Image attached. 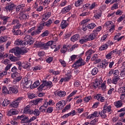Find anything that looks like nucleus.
Here are the masks:
<instances>
[{
  "label": "nucleus",
  "mask_w": 125,
  "mask_h": 125,
  "mask_svg": "<svg viewBox=\"0 0 125 125\" xmlns=\"http://www.w3.org/2000/svg\"><path fill=\"white\" fill-rule=\"evenodd\" d=\"M104 27L109 30L110 33H114L115 30V24L112 21H108L105 22Z\"/></svg>",
  "instance_id": "obj_1"
},
{
  "label": "nucleus",
  "mask_w": 125,
  "mask_h": 125,
  "mask_svg": "<svg viewBox=\"0 0 125 125\" xmlns=\"http://www.w3.org/2000/svg\"><path fill=\"white\" fill-rule=\"evenodd\" d=\"M23 100H24V97H20L18 98L15 100V101L11 103V107H12L13 108H17L19 106V103H21Z\"/></svg>",
  "instance_id": "obj_2"
},
{
  "label": "nucleus",
  "mask_w": 125,
  "mask_h": 125,
  "mask_svg": "<svg viewBox=\"0 0 125 125\" xmlns=\"http://www.w3.org/2000/svg\"><path fill=\"white\" fill-rule=\"evenodd\" d=\"M86 62L82 58H80L72 66L73 68L79 67L82 66H84Z\"/></svg>",
  "instance_id": "obj_3"
},
{
  "label": "nucleus",
  "mask_w": 125,
  "mask_h": 125,
  "mask_svg": "<svg viewBox=\"0 0 125 125\" xmlns=\"http://www.w3.org/2000/svg\"><path fill=\"white\" fill-rule=\"evenodd\" d=\"M32 84V81L31 80H28L27 78H24L22 79V82L21 83V85L23 87H29L30 85Z\"/></svg>",
  "instance_id": "obj_4"
},
{
  "label": "nucleus",
  "mask_w": 125,
  "mask_h": 125,
  "mask_svg": "<svg viewBox=\"0 0 125 125\" xmlns=\"http://www.w3.org/2000/svg\"><path fill=\"white\" fill-rule=\"evenodd\" d=\"M33 38L30 35H26L24 38V41L23 42H24V45H27V44H28L29 45H31V44H33L34 43V41L32 40Z\"/></svg>",
  "instance_id": "obj_5"
},
{
  "label": "nucleus",
  "mask_w": 125,
  "mask_h": 125,
  "mask_svg": "<svg viewBox=\"0 0 125 125\" xmlns=\"http://www.w3.org/2000/svg\"><path fill=\"white\" fill-rule=\"evenodd\" d=\"M111 75H113L114 77H119L120 75V71L115 68L111 69L108 72V76L110 77Z\"/></svg>",
  "instance_id": "obj_6"
},
{
  "label": "nucleus",
  "mask_w": 125,
  "mask_h": 125,
  "mask_svg": "<svg viewBox=\"0 0 125 125\" xmlns=\"http://www.w3.org/2000/svg\"><path fill=\"white\" fill-rule=\"evenodd\" d=\"M43 29V26H42V24H41L38 27L36 30H34L31 33V35L36 36V35H39V34H41V33H42V31Z\"/></svg>",
  "instance_id": "obj_7"
},
{
  "label": "nucleus",
  "mask_w": 125,
  "mask_h": 125,
  "mask_svg": "<svg viewBox=\"0 0 125 125\" xmlns=\"http://www.w3.org/2000/svg\"><path fill=\"white\" fill-rule=\"evenodd\" d=\"M66 105V102L64 100H62L59 101L57 104H56V108L57 109H59V110H62V109H63L64 108V106Z\"/></svg>",
  "instance_id": "obj_8"
},
{
  "label": "nucleus",
  "mask_w": 125,
  "mask_h": 125,
  "mask_svg": "<svg viewBox=\"0 0 125 125\" xmlns=\"http://www.w3.org/2000/svg\"><path fill=\"white\" fill-rule=\"evenodd\" d=\"M99 117V112L98 111H95L93 113L88 115L87 116V119H90V120H93L94 118H98Z\"/></svg>",
  "instance_id": "obj_9"
},
{
  "label": "nucleus",
  "mask_w": 125,
  "mask_h": 125,
  "mask_svg": "<svg viewBox=\"0 0 125 125\" xmlns=\"http://www.w3.org/2000/svg\"><path fill=\"white\" fill-rule=\"evenodd\" d=\"M30 105H27L23 110L24 114H29V115H33V110L31 109Z\"/></svg>",
  "instance_id": "obj_10"
},
{
  "label": "nucleus",
  "mask_w": 125,
  "mask_h": 125,
  "mask_svg": "<svg viewBox=\"0 0 125 125\" xmlns=\"http://www.w3.org/2000/svg\"><path fill=\"white\" fill-rule=\"evenodd\" d=\"M72 9V5H68L65 7L63 8L61 12L63 14H65V13H67V12H69L70 10H71Z\"/></svg>",
  "instance_id": "obj_11"
},
{
  "label": "nucleus",
  "mask_w": 125,
  "mask_h": 125,
  "mask_svg": "<svg viewBox=\"0 0 125 125\" xmlns=\"http://www.w3.org/2000/svg\"><path fill=\"white\" fill-rule=\"evenodd\" d=\"M28 18H29V15L27 14H23L22 13L20 14L19 19L21 21H26Z\"/></svg>",
  "instance_id": "obj_12"
},
{
  "label": "nucleus",
  "mask_w": 125,
  "mask_h": 125,
  "mask_svg": "<svg viewBox=\"0 0 125 125\" xmlns=\"http://www.w3.org/2000/svg\"><path fill=\"white\" fill-rule=\"evenodd\" d=\"M91 61H95V63H99L101 61V60L98 59V55L97 54H95L91 57Z\"/></svg>",
  "instance_id": "obj_13"
},
{
  "label": "nucleus",
  "mask_w": 125,
  "mask_h": 125,
  "mask_svg": "<svg viewBox=\"0 0 125 125\" xmlns=\"http://www.w3.org/2000/svg\"><path fill=\"white\" fill-rule=\"evenodd\" d=\"M15 8V4L12 2H10L9 5L5 7V9L7 11H10L11 10H13Z\"/></svg>",
  "instance_id": "obj_14"
},
{
  "label": "nucleus",
  "mask_w": 125,
  "mask_h": 125,
  "mask_svg": "<svg viewBox=\"0 0 125 125\" xmlns=\"http://www.w3.org/2000/svg\"><path fill=\"white\" fill-rule=\"evenodd\" d=\"M24 9H25L24 4H20V5H18L16 8V10L17 12H18L19 11H20L21 12H22V11H24Z\"/></svg>",
  "instance_id": "obj_15"
},
{
  "label": "nucleus",
  "mask_w": 125,
  "mask_h": 125,
  "mask_svg": "<svg viewBox=\"0 0 125 125\" xmlns=\"http://www.w3.org/2000/svg\"><path fill=\"white\" fill-rule=\"evenodd\" d=\"M18 114V111L15 109H10L7 113V116L11 117V116H14V115H17Z\"/></svg>",
  "instance_id": "obj_16"
},
{
  "label": "nucleus",
  "mask_w": 125,
  "mask_h": 125,
  "mask_svg": "<svg viewBox=\"0 0 125 125\" xmlns=\"http://www.w3.org/2000/svg\"><path fill=\"white\" fill-rule=\"evenodd\" d=\"M50 16H51V12H48L45 14H44L42 15V21H46V20H47V19H48Z\"/></svg>",
  "instance_id": "obj_17"
},
{
  "label": "nucleus",
  "mask_w": 125,
  "mask_h": 125,
  "mask_svg": "<svg viewBox=\"0 0 125 125\" xmlns=\"http://www.w3.org/2000/svg\"><path fill=\"white\" fill-rule=\"evenodd\" d=\"M52 24V20L49 19L47 21H45L42 23L43 27H50Z\"/></svg>",
  "instance_id": "obj_18"
},
{
  "label": "nucleus",
  "mask_w": 125,
  "mask_h": 125,
  "mask_svg": "<svg viewBox=\"0 0 125 125\" xmlns=\"http://www.w3.org/2000/svg\"><path fill=\"white\" fill-rule=\"evenodd\" d=\"M56 94L59 97H65L66 96V91L60 90L57 92Z\"/></svg>",
  "instance_id": "obj_19"
},
{
  "label": "nucleus",
  "mask_w": 125,
  "mask_h": 125,
  "mask_svg": "<svg viewBox=\"0 0 125 125\" xmlns=\"http://www.w3.org/2000/svg\"><path fill=\"white\" fill-rule=\"evenodd\" d=\"M10 17L7 16H0V19H1V20H3V25H5L7 23V21H8V19H9Z\"/></svg>",
  "instance_id": "obj_20"
},
{
  "label": "nucleus",
  "mask_w": 125,
  "mask_h": 125,
  "mask_svg": "<svg viewBox=\"0 0 125 125\" xmlns=\"http://www.w3.org/2000/svg\"><path fill=\"white\" fill-rule=\"evenodd\" d=\"M96 37H97V35L93 32V33H91L88 37L87 38V39L88 40V42L90 41H93V40H94L95 38H96Z\"/></svg>",
  "instance_id": "obj_21"
},
{
  "label": "nucleus",
  "mask_w": 125,
  "mask_h": 125,
  "mask_svg": "<svg viewBox=\"0 0 125 125\" xmlns=\"http://www.w3.org/2000/svg\"><path fill=\"white\" fill-rule=\"evenodd\" d=\"M10 93H18V89L15 86H13L12 87H10L9 90Z\"/></svg>",
  "instance_id": "obj_22"
},
{
  "label": "nucleus",
  "mask_w": 125,
  "mask_h": 125,
  "mask_svg": "<svg viewBox=\"0 0 125 125\" xmlns=\"http://www.w3.org/2000/svg\"><path fill=\"white\" fill-rule=\"evenodd\" d=\"M25 42L21 40V39H17L15 41V45H25Z\"/></svg>",
  "instance_id": "obj_23"
},
{
  "label": "nucleus",
  "mask_w": 125,
  "mask_h": 125,
  "mask_svg": "<svg viewBox=\"0 0 125 125\" xmlns=\"http://www.w3.org/2000/svg\"><path fill=\"white\" fill-rule=\"evenodd\" d=\"M18 118L21 120V122H23V123H24L28 122V121H29V118L28 117L25 116L24 115H22L19 116Z\"/></svg>",
  "instance_id": "obj_24"
},
{
  "label": "nucleus",
  "mask_w": 125,
  "mask_h": 125,
  "mask_svg": "<svg viewBox=\"0 0 125 125\" xmlns=\"http://www.w3.org/2000/svg\"><path fill=\"white\" fill-rule=\"evenodd\" d=\"M69 24L67 22V21L65 20H62L61 23V28L63 30V29H65L67 26H68Z\"/></svg>",
  "instance_id": "obj_25"
},
{
  "label": "nucleus",
  "mask_w": 125,
  "mask_h": 125,
  "mask_svg": "<svg viewBox=\"0 0 125 125\" xmlns=\"http://www.w3.org/2000/svg\"><path fill=\"white\" fill-rule=\"evenodd\" d=\"M44 86H49V87H52L53 84L51 81H44L43 82Z\"/></svg>",
  "instance_id": "obj_26"
},
{
  "label": "nucleus",
  "mask_w": 125,
  "mask_h": 125,
  "mask_svg": "<svg viewBox=\"0 0 125 125\" xmlns=\"http://www.w3.org/2000/svg\"><path fill=\"white\" fill-rule=\"evenodd\" d=\"M114 105L116 108H121L123 106V102L122 101H116L114 103Z\"/></svg>",
  "instance_id": "obj_27"
},
{
  "label": "nucleus",
  "mask_w": 125,
  "mask_h": 125,
  "mask_svg": "<svg viewBox=\"0 0 125 125\" xmlns=\"http://www.w3.org/2000/svg\"><path fill=\"white\" fill-rule=\"evenodd\" d=\"M109 45L108 44L104 43L99 48V51H103V50H106L108 48Z\"/></svg>",
  "instance_id": "obj_28"
},
{
  "label": "nucleus",
  "mask_w": 125,
  "mask_h": 125,
  "mask_svg": "<svg viewBox=\"0 0 125 125\" xmlns=\"http://www.w3.org/2000/svg\"><path fill=\"white\" fill-rule=\"evenodd\" d=\"M79 38L80 35L79 34H75L71 38L70 41L73 42H77V41L79 40Z\"/></svg>",
  "instance_id": "obj_29"
},
{
  "label": "nucleus",
  "mask_w": 125,
  "mask_h": 125,
  "mask_svg": "<svg viewBox=\"0 0 125 125\" xmlns=\"http://www.w3.org/2000/svg\"><path fill=\"white\" fill-rule=\"evenodd\" d=\"M9 59L12 61V62H16V61H17L18 60V58L17 57H15L12 54H10L8 57Z\"/></svg>",
  "instance_id": "obj_30"
},
{
  "label": "nucleus",
  "mask_w": 125,
  "mask_h": 125,
  "mask_svg": "<svg viewBox=\"0 0 125 125\" xmlns=\"http://www.w3.org/2000/svg\"><path fill=\"white\" fill-rule=\"evenodd\" d=\"M64 82H69L73 79V76L71 74H67L66 76L64 77Z\"/></svg>",
  "instance_id": "obj_31"
},
{
  "label": "nucleus",
  "mask_w": 125,
  "mask_h": 125,
  "mask_svg": "<svg viewBox=\"0 0 125 125\" xmlns=\"http://www.w3.org/2000/svg\"><path fill=\"white\" fill-rule=\"evenodd\" d=\"M49 73H52L53 75H54L55 76H56L57 75H60L61 73V71L59 70H54L53 69H50L49 70Z\"/></svg>",
  "instance_id": "obj_32"
},
{
  "label": "nucleus",
  "mask_w": 125,
  "mask_h": 125,
  "mask_svg": "<svg viewBox=\"0 0 125 125\" xmlns=\"http://www.w3.org/2000/svg\"><path fill=\"white\" fill-rule=\"evenodd\" d=\"M40 85V81H36L33 85L30 86V88L31 89H34V88H36V87H38Z\"/></svg>",
  "instance_id": "obj_33"
},
{
  "label": "nucleus",
  "mask_w": 125,
  "mask_h": 125,
  "mask_svg": "<svg viewBox=\"0 0 125 125\" xmlns=\"http://www.w3.org/2000/svg\"><path fill=\"white\" fill-rule=\"evenodd\" d=\"M2 91L4 94H9V93H10L9 90L7 89V88L5 86H3Z\"/></svg>",
  "instance_id": "obj_34"
},
{
  "label": "nucleus",
  "mask_w": 125,
  "mask_h": 125,
  "mask_svg": "<svg viewBox=\"0 0 125 125\" xmlns=\"http://www.w3.org/2000/svg\"><path fill=\"white\" fill-rule=\"evenodd\" d=\"M90 10H92V9H94V8H96L97 7V3L95 2H93L90 4L89 3Z\"/></svg>",
  "instance_id": "obj_35"
},
{
  "label": "nucleus",
  "mask_w": 125,
  "mask_h": 125,
  "mask_svg": "<svg viewBox=\"0 0 125 125\" xmlns=\"http://www.w3.org/2000/svg\"><path fill=\"white\" fill-rule=\"evenodd\" d=\"M83 0H78L75 2V6L76 7H79V6L83 4Z\"/></svg>",
  "instance_id": "obj_36"
},
{
  "label": "nucleus",
  "mask_w": 125,
  "mask_h": 125,
  "mask_svg": "<svg viewBox=\"0 0 125 125\" xmlns=\"http://www.w3.org/2000/svg\"><path fill=\"white\" fill-rule=\"evenodd\" d=\"M20 28H21V24L17 23L16 25H14L13 27V29L12 30V33H14L15 32V30L17 29H20Z\"/></svg>",
  "instance_id": "obj_37"
},
{
  "label": "nucleus",
  "mask_w": 125,
  "mask_h": 125,
  "mask_svg": "<svg viewBox=\"0 0 125 125\" xmlns=\"http://www.w3.org/2000/svg\"><path fill=\"white\" fill-rule=\"evenodd\" d=\"M40 114H41V113L40 112V110H39V109H35L34 110H32V115H34V116H36V117L40 116Z\"/></svg>",
  "instance_id": "obj_38"
},
{
  "label": "nucleus",
  "mask_w": 125,
  "mask_h": 125,
  "mask_svg": "<svg viewBox=\"0 0 125 125\" xmlns=\"http://www.w3.org/2000/svg\"><path fill=\"white\" fill-rule=\"evenodd\" d=\"M22 79V77L20 76V74L18 75V77H17L13 81V83H18V82H20V81H21V79Z\"/></svg>",
  "instance_id": "obj_39"
},
{
  "label": "nucleus",
  "mask_w": 125,
  "mask_h": 125,
  "mask_svg": "<svg viewBox=\"0 0 125 125\" xmlns=\"http://www.w3.org/2000/svg\"><path fill=\"white\" fill-rule=\"evenodd\" d=\"M7 41V36H1L0 37V43H2Z\"/></svg>",
  "instance_id": "obj_40"
},
{
  "label": "nucleus",
  "mask_w": 125,
  "mask_h": 125,
  "mask_svg": "<svg viewBox=\"0 0 125 125\" xmlns=\"http://www.w3.org/2000/svg\"><path fill=\"white\" fill-rule=\"evenodd\" d=\"M101 30H102V27L101 26H98L96 28V29L94 30L93 32L97 35H98V33H99L101 31Z\"/></svg>",
  "instance_id": "obj_41"
},
{
  "label": "nucleus",
  "mask_w": 125,
  "mask_h": 125,
  "mask_svg": "<svg viewBox=\"0 0 125 125\" xmlns=\"http://www.w3.org/2000/svg\"><path fill=\"white\" fill-rule=\"evenodd\" d=\"M68 50V48H67V45H64L61 49V53H66V52Z\"/></svg>",
  "instance_id": "obj_42"
},
{
  "label": "nucleus",
  "mask_w": 125,
  "mask_h": 125,
  "mask_svg": "<svg viewBox=\"0 0 125 125\" xmlns=\"http://www.w3.org/2000/svg\"><path fill=\"white\" fill-rule=\"evenodd\" d=\"M97 73H98V68H97V67H94L92 70V72H91L92 75L95 76V75L97 74Z\"/></svg>",
  "instance_id": "obj_43"
},
{
  "label": "nucleus",
  "mask_w": 125,
  "mask_h": 125,
  "mask_svg": "<svg viewBox=\"0 0 125 125\" xmlns=\"http://www.w3.org/2000/svg\"><path fill=\"white\" fill-rule=\"evenodd\" d=\"M70 109H71V104L66 105L65 108L62 110V113H65V112H67Z\"/></svg>",
  "instance_id": "obj_44"
},
{
  "label": "nucleus",
  "mask_w": 125,
  "mask_h": 125,
  "mask_svg": "<svg viewBox=\"0 0 125 125\" xmlns=\"http://www.w3.org/2000/svg\"><path fill=\"white\" fill-rule=\"evenodd\" d=\"M119 80H120V78H119V77L115 76L112 79V83H114V84H117V83H118Z\"/></svg>",
  "instance_id": "obj_45"
},
{
  "label": "nucleus",
  "mask_w": 125,
  "mask_h": 125,
  "mask_svg": "<svg viewBox=\"0 0 125 125\" xmlns=\"http://www.w3.org/2000/svg\"><path fill=\"white\" fill-rule=\"evenodd\" d=\"M100 88L101 89H102V90H106V81H104Z\"/></svg>",
  "instance_id": "obj_46"
},
{
  "label": "nucleus",
  "mask_w": 125,
  "mask_h": 125,
  "mask_svg": "<svg viewBox=\"0 0 125 125\" xmlns=\"http://www.w3.org/2000/svg\"><path fill=\"white\" fill-rule=\"evenodd\" d=\"M108 62H103V63H101L100 67L102 69H106V67L108 66Z\"/></svg>",
  "instance_id": "obj_47"
},
{
  "label": "nucleus",
  "mask_w": 125,
  "mask_h": 125,
  "mask_svg": "<svg viewBox=\"0 0 125 125\" xmlns=\"http://www.w3.org/2000/svg\"><path fill=\"white\" fill-rule=\"evenodd\" d=\"M77 92H78V90H74L72 91L67 97V99H69L71 97L74 96L75 95L77 94Z\"/></svg>",
  "instance_id": "obj_48"
},
{
  "label": "nucleus",
  "mask_w": 125,
  "mask_h": 125,
  "mask_svg": "<svg viewBox=\"0 0 125 125\" xmlns=\"http://www.w3.org/2000/svg\"><path fill=\"white\" fill-rule=\"evenodd\" d=\"M96 25L94 23H91L87 25L88 29L91 30V29H93Z\"/></svg>",
  "instance_id": "obj_49"
},
{
  "label": "nucleus",
  "mask_w": 125,
  "mask_h": 125,
  "mask_svg": "<svg viewBox=\"0 0 125 125\" xmlns=\"http://www.w3.org/2000/svg\"><path fill=\"white\" fill-rule=\"evenodd\" d=\"M47 108V106H45V105H42L40 107V112H45V111H46V108Z\"/></svg>",
  "instance_id": "obj_50"
},
{
  "label": "nucleus",
  "mask_w": 125,
  "mask_h": 125,
  "mask_svg": "<svg viewBox=\"0 0 125 125\" xmlns=\"http://www.w3.org/2000/svg\"><path fill=\"white\" fill-rule=\"evenodd\" d=\"M22 68H24V69H27V68L30 67V63L27 62H24L22 64Z\"/></svg>",
  "instance_id": "obj_51"
},
{
  "label": "nucleus",
  "mask_w": 125,
  "mask_h": 125,
  "mask_svg": "<svg viewBox=\"0 0 125 125\" xmlns=\"http://www.w3.org/2000/svg\"><path fill=\"white\" fill-rule=\"evenodd\" d=\"M21 54V48H16V56H19Z\"/></svg>",
  "instance_id": "obj_52"
},
{
  "label": "nucleus",
  "mask_w": 125,
  "mask_h": 125,
  "mask_svg": "<svg viewBox=\"0 0 125 125\" xmlns=\"http://www.w3.org/2000/svg\"><path fill=\"white\" fill-rule=\"evenodd\" d=\"M9 104V101L7 100H4L3 102L2 103V106H3V107H6V106H7Z\"/></svg>",
  "instance_id": "obj_53"
},
{
  "label": "nucleus",
  "mask_w": 125,
  "mask_h": 125,
  "mask_svg": "<svg viewBox=\"0 0 125 125\" xmlns=\"http://www.w3.org/2000/svg\"><path fill=\"white\" fill-rule=\"evenodd\" d=\"M48 35H49V31H48V30H45L41 34V36L43 38L44 37H47Z\"/></svg>",
  "instance_id": "obj_54"
},
{
  "label": "nucleus",
  "mask_w": 125,
  "mask_h": 125,
  "mask_svg": "<svg viewBox=\"0 0 125 125\" xmlns=\"http://www.w3.org/2000/svg\"><path fill=\"white\" fill-rule=\"evenodd\" d=\"M42 100H43V99H42V98L37 99L34 101V104H35V105H37V104H39V103H41V102L42 101Z\"/></svg>",
  "instance_id": "obj_55"
},
{
  "label": "nucleus",
  "mask_w": 125,
  "mask_h": 125,
  "mask_svg": "<svg viewBox=\"0 0 125 125\" xmlns=\"http://www.w3.org/2000/svg\"><path fill=\"white\" fill-rule=\"evenodd\" d=\"M92 53H93V51H92V50L89 49L86 51L85 55L86 56H91V54H92Z\"/></svg>",
  "instance_id": "obj_56"
},
{
  "label": "nucleus",
  "mask_w": 125,
  "mask_h": 125,
  "mask_svg": "<svg viewBox=\"0 0 125 125\" xmlns=\"http://www.w3.org/2000/svg\"><path fill=\"white\" fill-rule=\"evenodd\" d=\"M87 42H88L87 38H83L80 40V42L81 44H83V43Z\"/></svg>",
  "instance_id": "obj_57"
},
{
  "label": "nucleus",
  "mask_w": 125,
  "mask_h": 125,
  "mask_svg": "<svg viewBox=\"0 0 125 125\" xmlns=\"http://www.w3.org/2000/svg\"><path fill=\"white\" fill-rule=\"evenodd\" d=\"M83 10H87V9L90 10L89 3L85 4L83 6Z\"/></svg>",
  "instance_id": "obj_58"
},
{
  "label": "nucleus",
  "mask_w": 125,
  "mask_h": 125,
  "mask_svg": "<svg viewBox=\"0 0 125 125\" xmlns=\"http://www.w3.org/2000/svg\"><path fill=\"white\" fill-rule=\"evenodd\" d=\"M41 48H42V49H47V48H48L47 43H44L42 42Z\"/></svg>",
  "instance_id": "obj_59"
},
{
  "label": "nucleus",
  "mask_w": 125,
  "mask_h": 125,
  "mask_svg": "<svg viewBox=\"0 0 125 125\" xmlns=\"http://www.w3.org/2000/svg\"><path fill=\"white\" fill-rule=\"evenodd\" d=\"M53 112V107L49 106L47 108V113L50 114Z\"/></svg>",
  "instance_id": "obj_60"
},
{
  "label": "nucleus",
  "mask_w": 125,
  "mask_h": 125,
  "mask_svg": "<svg viewBox=\"0 0 125 125\" xmlns=\"http://www.w3.org/2000/svg\"><path fill=\"white\" fill-rule=\"evenodd\" d=\"M50 3V0H44L42 3L43 5L47 6Z\"/></svg>",
  "instance_id": "obj_61"
},
{
  "label": "nucleus",
  "mask_w": 125,
  "mask_h": 125,
  "mask_svg": "<svg viewBox=\"0 0 125 125\" xmlns=\"http://www.w3.org/2000/svg\"><path fill=\"white\" fill-rule=\"evenodd\" d=\"M42 42H36L35 43V47H41L42 48Z\"/></svg>",
  "instance_id": "obj_62"
},
{
  "label": "nucleus",
  "mask_w": 125,
  "mask_h": 125,
  "mask_svg": "<svg viewBox=\"0 0 125 125\" xmlns=\"http://www.w3.org/2000/svg\"><path fill=\"white\" fill-rule=\"evenodd\" d=\"M19 75H20V74L18 73V72L12 73L11 74V78H12V79H16L17 77H18Z\"/></svg>",
  "instance_id": "obj_63"
},
{
  "label": "nucleus",
  "mask_w": 125,
  "mask_h": 125,
  "mask_svg": "<svg viewBox=\"0 0 125 125\" xmlns=\"http://www.w3.org/2000/svg\"><path fill=\"white\" fill-rule=\"evenodd\" d=\"M90 99H91V96L86 97L84 98L83 101L84 102H85V103H87L89 102V100H90Z\"/></svg>",
  "instance_id": "obj_64"
}]
</instances>
